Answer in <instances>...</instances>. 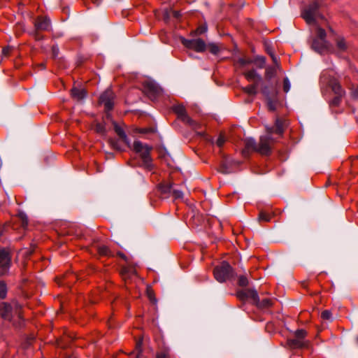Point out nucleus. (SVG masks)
Wrapping results in <instances>:
<instances>
[{
	"label": "nucleus",
	"instance_id": "obj_58",
	"mask_svg": "<svg viewBox=\"0 0 358 358\" xmlns=\"http://www.w3.org/2000/svg\"><path fill=\"white\" fill-rule=\"evenodd\" d=\"M141 132L142 133H145V132H147V129H142Z\"/></svg>",
	"mask_w": 358,
	"mask_h": 358
},
{
	"label": "nucleus",
	"instance_id": "obj_23",
	"mask_svg": "<svg viewBox=\"0 0 358 358\" xmlns=\"http://www.w3.org/2000/svg\"><path fill=\"white\" fill-rule=\"evenodd\" d=\"M142 345H143V337H141L138 341H136V358H143Z\"/></svg>",
	"mask_w": 358,
	"mask_h": 358
},
{
	"label": "nucleus",
	"instance_id": "obj_59",
	"mask_svg": "<svg viewBox=\"0 0 358 358\" xmlns=\"http://www.w3.org/2000/svg\"><path fill=\"white\" fill-rule=\"evenodd\" d=\"M321 43H322V40H318V44H319V45H322Z\"/></svg>",
	"mask_w": 358,
	"mask_h": 358
},
{
	"label": "nucleus",
	"instance_id": "obj_3",
	"mask_svg": "<svg viewBox=\"0 0 358 358\" xmlns=\"http://www.w3.org/2000/svg\"><path fill=\"white\" fill-rule=\"evenodd\" d=\"M312 48L320 54L330 52L331 49L330 43L326 40L325 30L319 26L316 27L315 36L312 43Z\"/></svg>",
	"mask_w": 358,
	"mask_h": 358
},
{
	"label": "nucleus",
	"instance_id": "obj_42",
	"mask_svg": "<svg viewBox=\"0 0 358 358\" xmlns=\"http://www.w3.org/2000/svg\"><path fill=\"white\" fill-rule=\"evenodd\" d=\"M59 48L57 45H53L52 48V57L54 59H56L59 55Z\"/></svg>",
	"mask_w": 358,
	"mask_h": 358
},
{
	"label": "nucleus",
	"instance_id": "obj_39",
	"mask_svg": "<svg viewBox=\"0 0 358 358\" xmlns=\"http://www.w3.org/2000/svg\"><path fill=\"white\" fill-rule=\"evenodd\" d=\"M172 194H173V196L175 197V199H181L183 196L182 192L179 189H173Z\"/></svg>",
	"mask_w": 358,
	"mask_h": 358
},
{
	"label": "nucleus",
	"instance_id": "obj_53",
	"mask_svg": "<svg viewBox=\"0 0 358 358\" xmlns=\"http://www.w3.org/2000/svg\"><path fill=\"white\" fill-rule=\"evenodd\" d=\"M220 171V172L225 173V174L229 173V171L227 169V168L224 166V165L222 166Z\"/></svg>",
	"mask_w": 358,
	"mask_h": 358
},
{
	"label": "nucleus",
	"instance_id": "obj_1",
	"mask_svg": "<svg viewBox=\"0 0 358 358\" xmlns=\"http://www.w3.org/2000/svg\"><path fill=\"white\" fill-rule=\"evenodd\" d=\"M266 134L262 136L258 143L257 152L263 155H268L271 152L272 145L275 142L273 135L281 136L283 134V122L276 119L273 127H266Z\"/></svg>",
	"mask_w": 358,
	"mask_h": 358
},
{
	"label": "nucleus",
	"instance_id": "obj_21",
	"mask_svg": "<svg viewBox=\"0 0 358 358\" xmlns=\"http://www.w3.org/2000/svg\"><path fill=\"white\" fill-rule=\"evenodd\" d=\"M336 47L340 52H344L347 50L348 45L343 38L338 37L336 39Z\"/></svg>",
	"mask_w": 358,
	"mask_h": 358
},
{
	"label": "nucleus",
	"instance_id": "obj_7",
	"mask_svg": "<svg viewBox=\"0 0 358 358\" xmlns=\"http://www.w3.org/2000/svg\"><path fill=\"white\" fill-rule=\"evenodd\" d=\"M143 91L151 100H155L162 94V89L154 81L143 83Z\"/></svg>",
	"mask_w": 358,
	"mask_h": 358
},
{
	"label": "nucleus",
	"instance_id": "obj_50",
	"mask_svg": "<svg viewBox=\"0 0 358 358\" xmlns=\"http://www.w3.org/2000/svg\"><path fill=\"white\" fill-rule=\"evenodd\" d=\"M306 334V332L303 329H299L296 331L295 336H305Z\"/></svg>",
	"mask_w": 358,
	"mask_h": 358
},
{
	"label": "nucleus",
	"instance_id": "obj_60",
	"mask_svg": "<svg viewBox=\"0 0 358 358\" xmlns=\"http://www.w3.org/2000/svg\"><path fill=\"white\" fill-rule=\"evenodd\" d=\"M122 258H124V255L123 254L120 253L119 254Z\"/></svg>",
	"mask_w": 358,
	"mask_h": 358
},
{
	"label": "nucleus",
	"instance_id": "obj_4",
	"mask_svg": "<svg viewBox=\"0 0 358 358\" xmlns=\"http://www.w3.org/2000/svg\"><path fill=\"white\" fill-rule=\"evenodd\" d=\"M214 275L215 279L223 282L229 280L234 275L232 267L227 262H223L220 265L217 266L214 268Z\"/></svg>",
	"mask_w": 358,
	"mask_h": 358
},
{
	"label": "nucleus",
	"instance_id": "obj_55",
	"mask_svg": "<svg viewBox=\"0 0 358 358\" xmlns=\"http://www.w3.org/2000/svg\"><path fill=\"white\" fill-rule=\"evenodd\" d=\"M253 82H254V84H252V85H257V87H258V85H259V83L260 81H257V80H255V81H253Z\"/></svg>",
	"mask_w": 358,
	"mask_h": 358
},
{
	"label": "nucleus",
	"instance_id": "obj_8",
	"mask_svg": "<svg viewBox=\"0 0 358 358\" xmlns=\"http://www.w3.org/2000/svg\"><path fill=\"white\" fill-rule=\"evenodd\" d=\"M181 41H182V43L186 48H187L189 49L194 50L199 52H203L206 48V43L201 38L188 40V39L182 38Z\"/></svg>",
	"mask_w": 358,
	"mask_h": 358
},
{
	"label": "nucleus",
	"instance_id": "obj_34",
	"mask_svg": "<svg viewBox=\"0 0 358 358\" xmlns=\"http://www.w3.org/2000/svg\"><path fill=\"white\" fill-rule=\"evenodd\" d=\"M147 296H148V299H150V301L152 303L155 304L157 303V299H156V298L155 296L154 292L150 288L147 289Z\"/></svg>",
	"mask_w": 358,
	"mask_h": 358
},
{
	"label": "nucleus",
	"instance_id": "obj_52",
	"mask_svg": "<svg viewBox=\"0 0 358 358\" xmlns=\"http://www.w3.org/2000/svg\"><path fill=\"white\" fill-rule=\"evenodd\" d=\"M352 96L355 99H358V86L352 91Z\"/></svg>",
	"mask_w": 358,
	"mask_h": 358
},
{
	"label": "nucleus",
	"instance_id": "obj_22",
	"mask_svg": "<svg viewBox=\"0 0 358 358\" xmlns=\"http://www.w3.org/2000/svg\"><path fill=\"white\" fill-rule=\"evenodd\" d=\"M275 96H276V92H273L271 96L266 98L267 106H268L269 110H271V111H273L276 108V101L274 99H273Z\"/></svg>",
	"mask_w": 358,
	"mask_h": 358
},
{
	"label": "nucleus",
	"instance_id": "obj_31",
	"mask_svg": "<svg viewBox=\"0 0 358 358\" xmlns=\"http://www.w3.org/2000/svg\"><path fill=\"white\" fill-rule=\"evenodd\" d=\"M159 188L162 193H171L173 190V185L172 184H166V185H160Z\"/></svg>",
	"mask_w": 358,
	"mask_h": 358
},
{
	"label": "nucleus",
	"instance_id": "obj_14",
	"mask_svg": "<svg viewBox=\"0 0 358 358\" xmlns=\"http://www.w3.org/2000/svg\"><path fill=\"white\" fill-rule=\"evenodd\" d=\"M287 345L292 349H296L306 348L308 343L304 337H288Z\"/></svg>",
	"mask_w": 358,
	"mask_h": 358
},
{
	"label": "nucleus",
	"instance_id": "obj_26",
	"mask_svg": "<svg viewBox=\"0 0 358 358\" xmlns=\"http://www.w3.org/2000/svg\"><path fill=\"white\" fill-rule=\"evenodd\" d=\"M243 90L249 95H256L257 94V85H248L243 87Z\"/></svg>",
	"mask_w": 358,
	"mask_h": 358
},
{
	"label": "nucleus",
	"instance_id": "obj_57",
	"mask_svg": "<svg viewBox=\"0 0 358 358\" xmlns=\"http://www.w3.org/2000/svg\"><path fill=\"white\" fill-rule=\"evenodd\" d=\"M64 358H75V357H72L71 355H68V356L65 355V356H64Z\"/></svg>",
	"mask_w": 358,
	"mask_h": 358
},
{
	"label": "nucleus",
	"instance_id": "obj_54",
	"mask_svg": "<svg viewBox=\"0 0 358 358\" xmlns=\"http://www.w3.org/2000/svg\"><path fill=\"white\" fill-rule=\"evenodd\" d=\"M94 3L98 6L100 5L101 2V0H92Z\"/></svg>",
	"mask_w": 358,
	"mask_h": 358
},
{
	"label": "nucleus",
	"instance_id": "obj_15",
	"mask_svg": "<svg viewBox=\"0 0 358 358\" xmlns=\"http://www.w3.org/2000/svg\"><path fill=\"white\" fill-rule=\"evenodd\" d=\"M35 29L48 31L50 27V21L46 17H38L34 22Z\"/></svg>",
	"mask_w": 358,
	"mask_h": 358
},
{
	"label": "nucleus",
	"instance_id": "obj_18",
	"mask_svg": "<svg viewBox=\"0 0 358 358\" xmlns=\"http://www.w3.org/2000/svg\"><path fill=\"white\" fill-rule=\"evenodd\" d=\"M71 96L73 99L80 101L86 96V92L83 88L73 87L71 90Z\"/></svg>",
	"mask_w": 358,
	"mask_h": 358
},
{
	"label": "nucleus",
	"instance_id": "obj_51",
	"mask_svg": "<svg viewBox=\"0 0 358 358\" xmlns=\"http://www.w3.org/2000/svg\"><path fill=\"white\" fill-rule=\"evenodd\" d=\"M270 55H271V58H272V60H273V63H274V64L276 65V66L278 67V59H277V57H276L275 55L272 54V53H271Z\"/></svg>",
	"mask_w": 358,
	"mask_h": 358
},
{
	"label": "nucleus",
	"instance_id": "obj_35",
	"mask_svg": "<svg viewBox=\"0 0 358 358\" xmlns=\"http://www.w3.org/2000/svg\"><path fill=\"white\" fill-rule=\"evenodd\" d=\"M291 85L289 79L285 78L283 80V90L285 92H288L290 90Z\"/></svg>",
	"mask_w": 358,
	"mask_h": 358
},
{
	"label": "nucleus",
	"instance_id": "obj_5",
	"mask_svg": "<svg viewBox=\"0 0 358 358\" xmlns=\"http://www.w3.org/2000/svg\"><path fill=\"white\" fill-rule=\"evenodd\" d=\"M318 3L313 2L304 9L302 13V17L308 24H316L319 18H322V16L318 11Z\"/></svg>",
	"mask_w": 358,
	"mask_h": 358
},
{
	"label": "nucleus",
	"instance_id": "obj_20",
	"mask_svg": "<svg viewBox=\"0 0 358 358\" xmlns=\"http://www.w3.org/2000/svg\"><path fill=\"white\" fill-rule=\"evenodd\" d=\"M255 62V59H249V58H239L237 62H236V65L241 69V70L244 71L245 67L247 65L253 64Z\"/></svg>",
	"mask_w": 358,
	"mask_h": 358
},
{
	"label": "nucleus",
	"instance_id": "obj_38",
	"mask_svg": "<svg viewBox=\"0 0 358 358\" xmlns=\"http://www.w3.org/2000/svg\"><path fill=\"white\" fill-rule=\"evenodd\" d=\"M238 284H239V285L243 286V287L248 285V280L247 278L244 275L240 276L238 278Z\"/></svg>",
	"mask_w": 358,
	"mask_h": 358
},
{
	"label": "nucleus",
	"instance_id": "obj_9",
	"mask_svg": "<svg viewBox=\"0 0 358 358\" xmlns=\"http://www.w3.org/2000/svg\"><path fill=\"white\" fill-rule=\"evenodd\" d=\"M114 93L110 89L106 90L99 97V103L103 104L105 110H110L113 108Z\"/></svg>",
	"mask_w": 358,
	"mask_h": 358
},
{
	"label": "nucleus",
	"instance_id": "obj_24",
	"mask_svg": "<svg viewBox=\"0 0 358 358\" xmlns=\"http://www.w3.org/2000/svg\"><path fill=\"white\" fill-rule=\"evenodd\" d=\"M97 251L100 255L102 256H112L113 253L106 245H99Z\"/></svg>",
	"mask_w": 358,
	"mask_h": 358
},
{
	"label": "nucleus",
	"instance_id": "obj_28",
	"mask_svg": "<svg viewBox=\"0 0 358 358\" xmlns=\"http://www.w3.org/2000/svg\"><path fill=\"white\" fill-rule=\"evenodd\" d=\"M136 271L134 268H123L122 271V277L126 279L131 275H136Z\"/></svg>",
	"mask_w": 358,
	"mask_h": 358
},
{
	"label": "nucleus",
	"instance_id": "obj_6",
	"mask_svg": "<svg viewBox=\"0 0 358 358\" xmlns=\"http://www.w3.org/2000/svg\"><path fill=\"white\" fill-rule=\"evenodd\" d=\"M133 150L141 155L144 164L150 167L151 165L150 152L152 150V147L147 144H143L139 141H135L133 144Z\"/></svg>",
	"mask_w": 358,
	"mask_h": 358
},
{
	"label": "nucleus",
	"instance_id": "obj_27",
	"mask_svg": "<svg viewBox=\"0 0 358 358\" xmlns=\"http://www.w3.org/2000/svg\"><path fill=\"white\" fill-rule=\"evenodd\" d=\"M276 73L275 67L268 66L266 69L265 77L268 80H271L273 77L275 76Z\"/></svg>",
	"mask_w": 358,
	"mask_h": 358
},
{
	"label": "nucleus",
	"instance_id": "obj_29",
	"mask_svg": "<svg viewBox=\"0 0 358 358\" xmlns=\"http://www.w3.org/2000/svg\"><path fill=\"white\" fill-rule=\"evenodd\" d=\"M259 69H263L265 66L266 59L264 57H257L254 62Z\"/></svg>",
	"mask_w": 358,
	"mask_h": 358
},
{
	"label": "nucleus",
	"instance_id": "obj_32",
	"mask_svg": "<svg viewBox=\"0 0 358 358\" xmlns=\"http://www.w3.org/2000/svg\"><path fill=\"white\" fill-rule=\"evenodd\" d=\"M321 318L323 320H327V321H332L333 320L332 314H331V311H329L328 310H325L323 312H322Z\"/></svg>",
	"mask_w": 358,
	"mask_h": 358
},
{
	"label": "nucleus",
	"instance_id": "obj_36",
	"mask_svg": "<svg viewBox=\"0 0 358 358\" xmlns=\"http://www.w3.org/2000/svg\"><path fill=\"white\" fill-rule=\"evenodd\" d=\"M95 131L99 134H104L106 131L105 126L101 123H97L95 126Z\"/></svg>",
	"mask_w": 358,
	"mask_h": 358
},
{
	"label": "nucleus",
	"instance_id": "obj_10",
	"mask_svg": "<svg viewBox=\"0 0 358 358\" xmlns=\"http://www.w3.org/2000/svg\"><path fill=\"white\" fill-rule=\"evenodd\" d=\"M10 265V257L6 249L0 250V275H3L8 272Z\"/></svg>",
	"mask_w": 358,
	"mask_h": 358
},
{
	"label": "nucleus",
	"instance_id": "obj_48",
	"mask_svg": "<svg viewBox=\"0 0 358 358\" xmlns=\"http://www.w3.org/2000/svg\"><path fill=\"white\" fill-rule=\"evenodd\" d=\"M157 358H170L169 355L166 352H161L158 354Z\"/></svg>",
	"mask_w": 358,
	"mask_h": 358
},
{
	"label": "nucleus",
	"instance_id": "obj_41",
	"mask_svg": "<svg viewBox=\"0 0 358 358\" xmlns=\"http://www.w3.org/2000/svg\"><path fill=\"white\" fill-rule=\"evenodd\" d=\"M207 31V27L206 26H201L198 27L195 31L194 34L195 35H201L203 33H205Z\"/></svg>",
	"mask_w": 358,
	"mask_h": 358
},
{
	"label": "nucleus",
	"instance_id": "obj_17",
	"mask_svg": "<svg viewBox=\"0 0 358 358\" xmlns=\"http://www.w3.org/2000/svg\"><path fill=\"white\" fill-rule=\"evenodd\" d=\"M258 144L255 142L253 138H247L245 141V149L243 153L249 151L257 152Z\"/></svg>",
	"mask_w": 358,
	"mask_h": 358
},
{
	"label": "nucleus",
	"instance_id": "obj_47",
	"mask_svg": "<svg viewBox=\"0 0 358 358\" xmlns=\"http://www.w3.org/2000/svg\"><path fill=\"white\" fill-rule=\"evenodd\" d=\"M11 48L10 47H6L2 50V54L3 56H7L10 52Z\"/></svg>",
	"mask_w": 358,
	"mask_h": 358
},
{
	"label": "nucleus",
	"instance_id": "obj_49",
	"mask_svg": "<svg viewBox=\"0 0 358 358\" xmlns=\"http://www.w3.org/2000/svg\"><path fill=\"white\" fill-rule=\"evenodd\" d=\"M273 324L272 323H268L266 326V329L269 332V333H273V334H275V332H273L271 331V329L273 328Z\"/></svg>",
	"mask_w": 358,
	"mask_h": 358
},
{
	"label": "nucleus",
	"instance_id": "obj_16",
	"mask_svg": "<svg viewBox=\"0 0 358 358\" xmlns=\"http://www.w3.org/2000/svg\"><path fill=\"white\" fill-rule=\"evenodd\" d=\"M243 74L248 81L262 80V76L255 69L244 70L243 71Z\"/></svg>",
	"mask_w": 358,
	"mask_h": 358
},
{
	"label": "nucleus",
	"instance_id": "obj_11",
	"mask_svg": "<svg viewBox=\"0 0 358 358\" xmlns=\"http://www.w3.org/2000/svg\"><path fill=\"white\" fill-rule=\"evenodd\" d=\"M238 297L242 301L251 300L253 303L259 301V295L254 289H244L238 292Z\"/></svg>",
	"mask_w": 358,
	"mask_h": 358
},
{
	"label": "nucleus",
	"instance_id": "obj_25",
	"mask_svg": "<svg viewBox=\"0 0 358 358\" xmlns=\"http://www.w3.org/2000/svg\"><path fill=\"white\" fill-rule=\"evenodd\" d=\"M271 301L268 298L263 299L262 301L259 299L258 302H255V304L259 308H268L271 306Z\"/></svg>",
	"mask_w": 358,
	"mask_h": 358
},
{
	"label": "nucleus",
	"instance_id": "obj_56",
	"mask_svg": "<svg viewBox=\"0 0 358 358\" xmlns=\"http://www.w3.org/2000/svg\"><path fill=\"white\" fill-rule=\"evenodd\" d=\"M174 16L176 17H178L180 16V13L178 12H177V11H175L174 12Z\"/></svg>",
	"mask_w": 358,
	"mask_h": 358
},
{
	"label": "nucleus",
	"instance_id": "obj_12",
	"mask_svg": "<svg viewBox=\"0 0 358 358\" xmlns=\"http://www.w3.org/2000/svg\"><path fill=\"white\" fill-rule=\"evenodd\" d=\"M174 111L178 114L179 118L184 122L192 126L194 128L197 127V123L192 120L186 113L185 108L183 106L178 105L174 107Z\"/></svg>",
	"mask_w": 358,
	"mask_h": 358
},
{
	"label": "nucleus",
	"instance_id": "obj_2",
	"mask_svg": "<svg viewBox=\"0 0 358 358\" xmlns=\"http://www.w3.org/2000/svg\"><path fill=\"white\" fill-rule=\"evenodd\" d=\"M0 315L5 320L12 322L17 328H20L24 324V320L22 317V307L15 301L11 303L3 302L0 305Z\"/></svg>",
	"mask_w": 358,
	"mask_h": 358
},
{
	"label": "nucleus",
	"instance_id": "obj_30",
	"mask_svg": "<svg viewBox=\"0 0 358 358\" xmlns=\"http://www.w3.org/2000/svg\"><path fill=\"white\" fill-rule=\"evenodd\" d=\"M7 294V287L3 281H0V298L4 299Z\"/></svg>",
	"mask_w": 358,
	"mask_h": 358
},
{
	"label": "nucleus",
	"instance_id": "obj_40",
	"mask_svg": "<svg viewBox=\"0 0 358 358\" xmlns=\"http://www.w3.org/2000/svg\"><path fill=\"white\" fill-rule=\"evenodd\" d=\"M209 49L211 53L216 55L219 52L220 49L219 47L215 44H210L209 45Z\"/></svg>",
	"mask_w": 358,
	"mask_h": 358
},
{
	"label": "nucleus",
	"instance_id": "obj_19",
	"mask_svg": "<svg viewBox=\"0 0 358 358\" xmlns=\"http://www.w3.org/2000/svg\"><path fill=\"white\" fill-rule=\"evenodd\" d=\"M114 130L115 133L119 136V137L128 145L129 144V139L123 129L122 127H121L120 125H118L117 123L114 122Z\"/></svg>",
	"mask_w": 358,
	"mask_h": 358
},
{
	"label": "nucleus",
	"instance_id": "obj_43",
	"mask_svg": "<svg viewBox=\"0 0 358 358\" xmlns=\"http://www.w3.org/2000/svg\"><path fill=\"white\" fill-rule=\"evenodd\" d=\"M225 141L224 137L222 135H220L216 141V144L218 147L221 148L224 144Z\"/></svg>",
	"mask_w": 358,
	"mask_h": 358
},
{
	"label": "nucleus",
	"instance_id": "obj_46",
	"mask_svg": "<svg viewBox=\"0 0 358 358\" xmlns=\"http://www.w3.org/2000/svg\"><path fill=\"white\" fill-rule=\"evenodd\" d=\"M38 30L35 29V31H34V38H35V39H36V40L39 41V40H41V39L43 38V36H41V35H40V34L38 33Z\"/></svg>",
	"mask_w": 358,
	"mask_h": 358
},
{
	"label": "nucleus",
	"instance_id": "obj_61",
	"mask_svg": "<svg viewBox=\"0 0 358 358\" xmlns=\"http://www.w3.org/2000/svg\"><path fill=\"white\" fill-rule=\"evenodd\" d=\"M322 78V79H324V75H322V78Z\"/></svg>",
	"mask_w": 358,
	"mask_h": 358
},
{
	"label": "nucleus",
	"instance_id": "obj_37",
	"mask_svg": "<svg viewBox=\"0 0 358 358\" xmlns=\"http://www.w3.org/2000/svg\"><path fill=\"white\" fill-rule=\"evenodd\" d=\"M56 344L59 348H65L66 347V344L63 341V337H59L56 340Z\"/></svg>",
	"mask_w": 358,
	"mask_h": 358
},
{
	"label": "nucleus",
	"instance_id": "obj_44",
	"mask_svg": "<svg viewBox=\"0 0 358 358\" xmlns=\"http://www.w3.org/2000/svg\"><path fill=\"white\" fill-rule=\"evenodd\" d=\"M262 93L265 96L266 99L271 96L272 95L270 94V92L268 91V87L267 86H263L262 88Z\"/></svg>",
	"mask_w": 358,
	"mask_h": 358
},
{
	"label": "nucleus",
	"instance_id": "obj_45",
	"mask_svg": "<svg viewBox=\"0 0 358 358\" xmlns=\"http://www.w3.org/2000/svg\"><path fill=\"white\" fill-rule=\"evenodd\" d=\"M20 218L22 220V226L23 227H27V224H28V220H27V216L25 215H24V214H20Z\"/></svg>",
	"mask_w": 358,
	"mask_h": 358
},
{
	"label": "nucleus",
	"instance_id": "obj_62",
	"mask_svg": "<svg viewBox=\"0 0 358 358\" xmlns=\"http://www.w3.org/2000/svg\"><path fill=\"white\" fill-rule=\"evenodd\" d=\"M357 343H358V337H357Z\"/></svg>",
	"mask_w": 358,
	"mask_h": 358
},
{
	"label": "nucleus",
	"instance_id": "obj_13",
	"mask_svg": "<svg viewBox=\"0 0 358 358\" xmlns=\"http://www.w3.org/2000/svg\"><path fill=\"white\" fill-rule=\"evenodd\" d=\"M329 85L331 87L332 91L336 95V96L333 100V103L335 105H338L341 98L344 95L345 92L342 89L341 85L334 79L330 80L329 81Z\"/></svg>",
	"mask_w": 358,
	"mask_h": 358
},
{
	"label": "nucleus",
	"instance_id": "obj_33",
	"mask_svg": "<svg viewBox=\"0 0 358 358\" xmlns=\"http://www.w3.org/2000/svg\"><path fill=\"white\" fill-rule=\"evenodd\" d=\"M271 219V215L266 212L261 211L259 215V220L264 222H269Z\"/></svg>",
	"mask_w": 358,
	"mask_h": 358
}]
</instances>
